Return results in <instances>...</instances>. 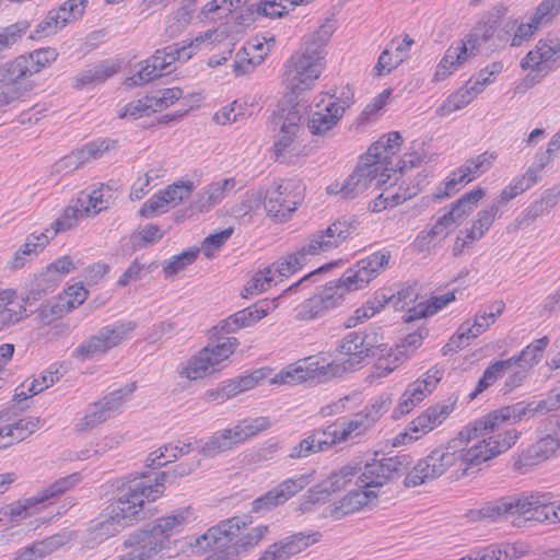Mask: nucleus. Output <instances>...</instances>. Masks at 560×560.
Returning <instances> with one entry per match:
<instances>
[{
	"label": "nucleus",
	"instance_id": "nucleus-1",
	"mask_svg": "<svg viewBox=\"0 0 560 560\" xmlns=\"http://www.w3.org/2000/svg\"><path fill=\"white\" fill-rule=\"evenodd\" d=\"M495 410L467 425L445 445L432 450L405 477L407 487H417L442 476L453 466L464 472L508 451L518 439L516 430L501 432L508 419H493Z\"/></svg>",
	"mask_w": 560,
	"mask_h": 560
},
{
	"label": "nucleus",
	"instance_id": "nucleus-2",
	"mask_svg": "<svg viewBox=\"0 0 560 560\" xmlns=\"http://www.w3.org/2000/svg\"><path fill=\"white\" fill-rule=\"evenodd\" d=\"M388 250L375 252L349 267L336 281H329L324 287L294 308V319L310 322L324 316L338 307L345 293L364 288L388 265Z\"/></svg>",
	"mask_w": 560,
	"mask_h": 560
},
{
	"label": "nucleus",
	"instance_id": "nucleus-3",
	"mask_svg": "<svg viewBox=\"0 0 560 560\" xmlns=\"http://www.w3.org/2000/svg\"><path fill=\"white\" fill-rule=\"evenodd\" d=\"M351 234V226L346 221H336L325 230H319L308 236L301 248L288 255L262 270L253 275L246 283L245 298L268 290L272 284L281 282L284 278L295 273L306 262L307 256L330 252L342 244Z\"/></svg>",
	"mask_w": 560,
	"mask_h": 560
},
{
	"label": "nucleus",
	"instance_id": "nucleus-4",
	"mask_svg": "<svg viewBox=\"0 0 560 560\" xmlns=\"http://www.w3.org/2000/svg\"><path fill=\"white\" fill-rule=\"evenodd\" d=\"M248 515L233 516L222 521L197 539L198 551L210 552L205 560H233L241 548L257 545L268 532L265 525L249 527Z\"/></svg>",
	"mask_w": 560,
	"mask_h": 560
},
{
	"label": "nucleus",
	"instance_id": "nucleus-5",
	"mask_svg": "<svg viewBox=\"0 0 560 560\" xmlns=\"http://www.w3.org/2000/svg\"><path fill=\"white\" fill-rule=\"evenodd\" d=\"M330 36V27L322 25L314 33L304 36L300 50L285 61L283 79L292 93L311 89L319 78L325 57L324 47Z\"/></svg>",
	"mask_w": 560,
	"mask_h": 560
},
{
	"label": "nucleus",
	"instance_id": "nucleus-6",
	"mask_svg": "<svg viewBox=\"0 0 560 560\" xmlns=\"http://www.w3.org/2000/svg\"><path fill=\"white\" fill-rule=\"evenodd\" d=\"M170 476L168 471H162L154 478V485L143 476L135 479L122 490L117 500L108 506L110 517L124 527L138 521L143 514L144 501H154L164 492V481Z\"/></svg>",
	"mask_w": 560,
	"mask_h": 560
},
{
	"label": "nucleus",
	"instance_id": "nucleus-7",
	"mask_svg": "<svg viewBox=\"0 0 560 560\" xmlns=\"http://www.w3.org/2000/svg\"><path fill=\"white\" fill-rule=\"evenodd\" d=\"M558 505L545 503L538 497H505L488 502L480 509V515L491 521L520 515L525 520L544 521L557 518Z\"/></svg>",
	"mask_w": 560,
	"mask_h": 560
},
{
	"label": "nucleus",
	"instance_id": "nucleus-8",
	"mask_svg": "<svg viewBox=\"0 0 560 560\" xmlns=\"http://www.w3.org/2000/svg\"><path fill=\"white\" fill-rule=\"evenodd\" d=\"M136 327L137 324L131 320H116L103 326L72 351V358L86 361L103 355L129 339Z\"/></svg>",
	"mask_w": 560,
	"mask_h": 560
},
{
	"label": "nucleus",
	"instance_id": "nucleus-9",
	"mask_svg": "<svg viewBox=\"0 0 560 560\" xmlns=\"http://www.w3.org/2000/svg\"><path fill=\"white\" fill-rule=\"evenodd\" d=\"M304 190L305 186L299 179L284 178L272 182L264 196L267 214L279 221L288 219L303 201Z\"/></svg>",
	"mask_w": 560,
	"mask_h": 560
},
{
	"label": "nucleus",
	"instance_id": "nucleus-10",
	"mask_svg": "<svg viewBox=\"0 0 560 560\" xmlns=\"http://www.w3.org/2000/svg\"><path fill=\"white\" fill-rule=\"evenodd\" d=\"M390 404L388 395H381L374 398L360 411L353 413L349 419L329 425L332 436L337 443L353 441L366 433L374 427L381 416L387 411Z\"/></svg>",
	"mask_w": 560,
	"mask_h": 560
},
{
	"label": "nucleus",
	"instance_id": "nucleus-11",
	"mask_svg": "<svg viewBox=\"0 0 560 560\" xmlns=\"http://www.w3.org/2000/svg\"><path fill=\"white\" fill-rule=\"evenodd\" d=\"M392 173H396L393 167L366 161L364 155L343 182L339 192L343 198L353 199L369 189H377L385 185L390 179Z\"/></svg>",
	"mask_w": 560,
	"mask_h": 560
},
{
	"label": "nucleus",
	"instance_id": "nucleus-12",
	"mask_svg": "<svg viewBox=\"0 0 560 560\" xmlns=\"http://www.w3.org/2000/svg\"><path fill=\"white\" fill-rule=\"evenodd\" d=\"M560 59V36H547L537 42L534 49L529 50L521 61L523 69H530L535 73H528L524 78L526 88L538 83Z\"/></svg>",
	"mask_w": 560,
	"mask_h": 560
},
{
	"label": "nucleus",
	"instance_id": "nucleus-13",
	"mask_svg": "<svg viewBox=\"0 0 560 560\" xmlns=\"http://www.w3.org/2000/svg\"><path fill=\"white\" fill-rule=\"evenodd\" d=\"M238 346L234 337L222 338L217 345L201 349L191 357L179 374L188 380H199L215 371V366L228 359Z\"/></svg>",
	"mask_w": 560,
	"mask_h": 560
},
{
	"label": "nucleus",
	"instance_id": "nucleus-14",
	"mask_svg": "<svg viewBox=\"0 0 560 560\" xmlns=\"http://www.w3.org/2000/svg\"><path fill=\"white\" fill-rule=\"evenodd\" d=\"M350 90L341 92V96L327 94L315 104L308 117V129L313 135H324L335 127L345 114L352 100Z\"/></svg>",
	"mask_w": 560,
	"mask_h": 560
},
{
	"label": "nucleus",
	"instance_id": "nucleus-15",
	"mask_svg": "<svg viewBox=\"0 0 560 560\" xmlns=\"http://www.w3.org/2000/svg\"><path fill=\"white\" fill-rule=\"evenodd\" d=\"M135 388V383L129 384L124 388L109 393L98 401L90 405L85 415L77 422L75 428L80 431L92 429L95 425L115 417L121 411L124 402L133 393Z\"/></svg>",
	"mask_w": 560,
	"mask_h": 560
},
{
	"label": "nucleus",
	"instance_id": "nucleus-16",
	"mask_svg": "<svg viewBox=\"0 0 560 560\" xmlns=\"http://www.w3.org/2000/svg\"><path fill=\"white\" fill-rule=\"evenodd\" d=\"M302 114L298 106L290 109H281L275 113L269 120V127L279 133L273 143L275 155L277 161H284L285 152L293 149L294 142L302 130Z\"/></svg>",
	"mask_w": 560,
	"mask_h": 560
},
{
	"label": "nucleus",
	"instance_id": "nucleus-17",
	"mask_svg": "<svg viewBox=\"0 0 560 560\" xmlns=\"http://www.w3.org/2000/svg\"><path fill=\"white\" fill-rule=\"evenodd\" d=\"M380 340L376 328L351 331L341 340L338 352L346 359V362L349 364L348 368L354 369L381 345Z\"/></svg>",
	"mask_w": 560,
	"mask_h": 560
},
{
	"label": "nucleus",
	"instance_id": "nucleus-18",
	"mask_svg": "<svg viewBox=\"0 0 560 560\" xmlns=\"http://www.w3.org/2000/svg\"><path fill=\"white\" fill-rule=\"evenodd\" d=\"M495 159L497 154L488 151L468 159L463 165L451 173L444 183L443 189L439 190L436 197L452 196L458 190V186L466 185L489 171Z\"/></svg>",
	"mask_w": 560,
	"mask_h": 560
},
{
	"label": "nucleus",
	"instance_id": "nucleus-19",
	"mask_svg": "<svg viewBox=\"0 0 560 560\" xmlns=\"http://www.w3.org/2000/svg\"><path fill=\"white\" fill-rule=\"evenodd\" d=\"M211 36L212 33L207 32L205 34L197 35L195 38L184 39L155 50V52L150 57L152 69H155L159 77H161L163 71H165L175 61L189 60L202 45H206V40Z\"/></svg>",
	"mask_w": 560,
	"mask_h": 560
},
{
	"label": "nucleus",
	"instance_id": "nucleus-20",
	"mask_svg": "<svg viewBox=\"0 0 560 560\" xmlns=\"http://www.w3.org/2000/svg\"><path fill=\"white\" fill-rule=\"evenodd\" d=\"M194 188L195 185L190 180H177L148 199L140 208L139 213L144 218L165 213L168 211L170 207H175L188 199Z\"/></svg>",
	"mask_w": 560,
	"mask_h": 560
},
{
	"label": "nucleus",
	"instance_id": "nucleus-21",
	"mask_svg": "<svg viewBox=\"0 0 560 560\" xmlns=\"http://www.w3.org/2000/svg\"><path fill=\"white\" fill-rule=\"evenodd\" d=\"M314 480V471L295 475L252 502V511L261 512L287 502Z\"/></svg>",
	"mask_w": 560,
	"mask_h": 560
},
{
	"label": "nucleus",
	"instance_id": "nucleus-22",
	"mask_svg": "<svg viewBox=\"0 0 560 560\" xmlns=\"http://www.w3.org/2000/svg\"><path fill=\"white\" fill-rule=\"evenodd\" d=\"M404 469V463L399 457H383L366 463L361 475L358 477L357 486L365 490L380 488L389 480L398 477Z\"/></svg>",
	"mask_w": 560,
	"mask_h": 560
},
{
	"label": "nucleus",
	"instance_id": "nucleus-23",
	"mask_svg": "<svg viewBox=\"0 0 560 560\" xmlns=\"http://www.w3.org/2000/svg\"><path fill=\"white\" fill-rule=\"evenodd\" d=\"M560 409V394L552 388L545 399L537 402L518 401L516 404L501 407L495 410L492 417L494 420L499 418L508 419L509 424L516 423L523 418H530L537 413L546 415L550 411Z\"/></svg>",
	"mask_w": 560,
	"mask_h": 560
},
{
	"label": "nucleus",
	"instance_id": "nucleus-24",
	"mask_svg": "<svg viewBox=\"0 0 560 560\" xmlns=\"http://www.w3.org/2000/svg\"><path fill=\"white\" fill-rule=\"evenodd\" d=\"M338 369L334 363L320 364L319 361L308 362L306 365L302 363H293L283 368L279 373L270 380L272 384L295 385L302 382L314 380L318 376H327L336 373Z\"/></svg>",
	"mask_w": 560,
	"mask_h": 560
},
{
	"label": "nucleus",
	"instance_id": "nucleus-25",
	"mask_svg": "<svg viewBox=\"0 0 560 560\" xmlns=\"http://www.w3.org/2000/svg\"><path fill=\"white\" fill-rule=\"evenodd\" d=\"M506 8L503 4H498L482 14L477 22L474 32L468 34L460 42L467 44L468 50L475 56V50L481 43L488 42L494 34L497 27L506 14Z\"/></svg>",
	"mask_w": 560,
	"mask_h": 560
},
{
	"label": "nucleus",
	"instance_id": "nucleus-26",
	"mask_svg": "<svg viewBox=\"0 0 560 560\" xmlns=\"http://www.w3.org/2000/svg\"><path fill=\"white\" fill-rule=\"evenodd\" d=\"M318 532L298 533L269 546L258 560H288L319 538Z\"/></svg>",
	"mask_w": 560,
	"mask_h": 560
},
{
	"label": "nucleus",
	"instance_id": "nucleus-27",
	"mask_svg": "<svg viewBox=\"0 0 560 560\" xmlns=\"http://www.w3.org/2000/svg\"><path fill=\"white\" fill-rule=\"evenodd\" d=\"M452 410L453 407L444 402L430 406L408 424L404 435L409 436L410 441L418 440L421 435L440 425Z\"/></svg>",
	"mask_w": 560,
	"mask_h": 560
},
{
	"label": "nucleus",
	"instance_id": "nucleus-28",
	"mask_svg": "<svg viewBox=\"0 0 560 560\" xmlns=\"http://www.w3.org/2000/svg\"><path fill=\"white\" fill-rule=\"evenodd\" d=\"M235 187L236 180L234 177L210 183L197 192L190 203V208L199 212H207L233 192Z\"/></svg>",
	"mask_w": 560,
	"mask_h": 560
},
{
	"label": "nucleus",
	"instance_id": "nucleus-29",
	"mask_svg": "<svg viewBox=\"0 0 560 560\" xmlns=\"http://www.w3.org/2000/svg\"><path fill=\"white\" fill-rule=\"evenodd\" d=\"M192 521H195L192 509L179 508L155 520L149 532L159 540H170L172 535L180 533Z\"/></svg>",
	"mask_w": 560,
	"mask_h": 560
},
{
	"label": "nucleus",
	"instance_id": "nucleus-30",
	"mask_svg": "<svg viewBox=\"0 0 560 560\" xmlns=\"http://www.w3.org/2000/svg\"><path fill=\"white\" fill-rule=\"evenodd\" d=\"M377 492L374 490H365L359 488L350 491L342 499L328 508L327 515L335 520H340L346 515L352 514L360 511L374 499H376Z\"/></svg>",
	"mask_w": 560,
	"mask_h": 560
},
{
	"label": "nucleus",
	"instance_id": "nucleus-31",
	"mask_svg": "<svg viewBox=\"0 0 560 560\" xmlns=\"http://www.w3.org/2000/svg\"><path fill=\"white\" fill-rule=\"evenodd\" d=\"M336 444L330 427L325 430H314L299 444L291 447L288 456L290 458H304L317 452H322Z\"/></svg>",
	"mask_w": 560,
	"mask_h": 560
},
{
	"label": "nucleus",
	"instance_id": "nucleus-32",
	"mask_svg": "<svg viewBox=\"0 0 560 560\" xmlns=\"http://www.w3.org/2000/svg\"><path fill=\"white\" fill-rule=\"evenodd\" d=\"M170 549L171 540H159L147 532L125 556L128 560H155L164 557Z\"/></svg>",
	"mask_w": 560,
	"mask_h": 560
},
{
	"label": "nucleus",
	"instance_id": "nucleus-33",
	"mask_svg": "<svg viewBox=\"0 0 560 560\" xmlns=\"http://www.w3.org/2000/svg\"><path fill=\"white\" fill-rule=\"evenodd\" d=\"M198 452L207 458H214L233 450L238 442L231 428L219 430L207 439L195 442Z\"/></svg>",
	"mask_w": 560,
	"mask_h": 560
},
{
	"label": "nucleus",
	"instance_id": "nucleus-34",
	"mask_svg": "<svg viewBox=\"0 0 560 560\" xmlns=\"http://www.w3.org/2000/svg\"><path fill=\"white\" fill-rule=\"evenodd\" d=\"M114 199L115 191L113 188L105 184H98L89 192H82L77 201L86 215H95L102 210L107 209Z\"/></svg>",
	"mask_w": 560,
	"mask_h": 560
},
{
	"label": "nucleus",
	"instance_id": "nucleus-35",
	"mask_svg": "<svg viewBox=\"0 0 560 560\" xmlns=\"http://www.w3.org/2000/svg\"><path fill=\"white\" fill-rule=\"evenodd\" d=\"M471 56L474 55L468 50L467 44H463L460 40L452 44L436 66L433 81L444 80Z\"/></svg>",
	"mask_w": 560,
	"mask_h": 560
},
{
	"label": "nucleus",
	"instance_id": "nucleus-36",
	"mask_svg": "<svg viewBox=\"0 0 560 560\" xmlns=\"http://www.w3.org/2000/svg\"><path fill=\"white\" fill-rule=\"evenodd\" d=\"M402 143V137L398 131H392L381 137L374 142L366 152V161H373L377 164L388 166L389 160L397 154Z\"/></svg>",
	"mask_w": 560,
	"mask_h": 560
},
{
	"label": "nucleus",
	"instance_id": "nucleus-37",
	"mask_svg": "<svg viewBox=\"0 0 560 560\" xmlns=\"http://www.w3.org/2000/svg\"><path fill=\"white\" fill-rule=\"evenodd\" d=\"M270 51V45L260 39L257 35L248 42V47L245 48L244 52L238 51L234 61V70L237 74H244L253 70L259 65L267 54Z\"/></svg>",
	"mask_w": 560,
	"mask_h": 560
},
{
	"label": "nucleus",
	"instance_id": "nucleus-38",
	"mask_svg": "<svg viewBox=\"0 0 560 560\" xmlns=\"http://www.w3.org/2000/svg\"><path fill=\"white\" fill-rule=\"evenodd\" d=\"M25 312V302L16 300L14 290H0V331L19 323Z\"/></svg>",
	"mask_w": 560,
	"mask_h": 560
},
{
	"label": "nucleus",
	"instance_id": "nucleus-39",
	"mask_svg": "<svg viewBox=\"0 0 560 560\" xmlns=\"http://www.w3.org/2000/svg\"><path fill=\"white\" fill-rule=\"evenodd\" d=\"M486 312L483 308H480L472 322L466 320L457 329L456 335H454L450 342L446 345L447 347L453 348H462L464 345V340H469L471 338H476L482 332L486 331V329L494 323V320L488 318L486 316Z\"/></svg>",
	"mask_w": 560,
	"mask_h": 560
},
{
	"label": "nucleus",
	"instance_id": "nucleus-40",
	"mask_svg": "<svg viewBox=\"0 0 560 560\" xmlns=\"http://www.w3.org/2000/svg\"><path fill=\"white\" fill-rule=\"evenodd\" d=\"M443 374V368L438 365L432 366L421 377L407 386L405 389L406 397H412L418 402H421L428 394L433 392L442 380Z\"/></svg>",
	"mask_w": 560,
	"mask_h": 560
},
{
	"label": "nucleus",
	"instance_id": "nucleus-41",
	"mask_svg": "<svg viewBox=\"0 0 560 560\" xmlns=\"http://www.w3.org/2000/svg\"><path fill=\"white\" fill-rule=\"evenodd\" d=\"M485 190L482 188H475L465 192L456 201L452 202L450 209L445 212L448 219L456 225L468 217L478 202L483 198Z\"/></svg>",
	"mask_w": 560,
	"mask_h": 560
},
{
	"label": "nucleus",
	"instance_id": "nucleus-42",
	"mask_svg": "<svg viewBox=\"0 0 560 560\" xmlns=\"http://www.w3.org/2000/svg\"><path fill=\"white\" fill-rule=\"evenodd\" d=\"M50 230H46L45 232H34L31 233L25 242L20 246V248L14 254L13 266L14 268H21L24 266L25 261L31 259L33 256L37 255L42 252L45 246L49 243L51 236L48 235Z\"/></svg>",
	"mask_w": 560,
	"mask_h": 560
},
{
	"label": "nucleus",
	"instance_id": "nucleus-43",
	"mask_svg": "<svg viewBox=\"0 0 560 560\" xmlns=\"http://www.w3.org/2000/svg\"><path fill=\"white\" fill-rule=\"evenodd\" d=\"M194 450L191 443H177L165 444L154 452L150 453L148 457V465L151 467H162L168 463L176 460L178 457L190 453Z\"/></svg>",
	"mask_w": 560,
	"mask_h": 560
},
{
	"label": "nucleus",
	"instance_id": "nucleus-44",
	"mask_svg": "<svg viewBox=\"0 0 560 560\" xmlns=\"http://www.w3.org/2000/svg\"><path fill=\"white\" fill-rule=\"evenodd\" d=\"M455 224L444 213L436 219V221L430 226L424 229L417 237V243L421 249L429 247L430 245H436L441 241L445 240L451 233Z\"/></svg>",
	"mask_w": 560,
	"mask_h": 560
},
{
	"label": "nucleus",
	"instance_id": "nucleus-45",
	"mask_svg": "<svg viewBox=\"0 0 560 560\" xmlns=\"http://www.w3.org/2000/svg\"><path fill=\"white\" fill-rule=\"evenodd\" d=\"M117 72V66L110 61H102L101 63L88 67L79 72L75 77L74 88L82 89L88 84H100Z\"/></svg>",
	"mask_w": 560,
	"mask_h": 560
},
{
	"label": "nucleus",
	"instance_id": "nucleus-46",
	"mask_svg": "<svg viewBox=\"0 0 560 560\" xmlns=\"http://www.w3.org/2000/svg\"><path fill=\"white\" fill-rule=\"evenodd\" d=\"M30 26L28 21L21 20L0 28V60L8 57L9 51L22 40Z\"/></svg>",
	"mask_w": 560,
	"mask_h": 560
},
{
	"label": "nucleus",
	"instance_id": "nucleus-47",
	"mask_svg": "<svg viewBox=\"0 0 560 560\" xmlns=\"http://www.w3.org/2000/svg\"><path fill=\"white\" fill-rule=\"evenodd\" d=\"M0 71L4 72L3 80L18 83H30L25 79L35 74L34 69L26 55H20L0 66Z\"/></svg>",
	"mask_w": 560,
	"mask_h": 560
},
{
	"label": "nucleus",
	"instance_id": "nucleus-48",
	"mask_svg": "<svg viewBox=\"0 0 560 560\" xmlns=\"http://www.w3.org/2000/svg\"><path fill=\"white\" fill-rule=\"evenodd\" d=\"M514 364L513 359L499 360L491 363L483 372L482 377L479 380L475 390L469 396L474 399L478 394L482 393L488 387L492 386L499 378L512 369Z\"/></svg>",
	"mask_w": 560,
	"mask_h": 560
},
{
	"label": "nucleus",
	"instance_id": "nucleus-49",
	"mask_svg": "<svg viewBox=\"0 0 560 560\" xmlns=\"http://www.w3.org/2000/svg\"><path fill=\"white\" fill-rule=\"evenodd\" d=\"M387 302L388 298L385 294H376L372 299H369L362 306L358 307L353 314L346 319L345 326L347 328L355 327L381 312Z\"/></svg>",
	"mask_w": 560,
	"mask_h": 560
},
{
	"label": "nucleus",
	"instance_id": "nucleus-50",
	"mask_svg": "<svg viewBox=\"0 0 560 560\" xmlns=\"http://www.w3.org/2000/svg\"><path fill=\"white\" fill-rule=\"evenodd\" d=\"M499 203H492L489 208L479 210L471 222V226L465 229L467 238L479 241L489 231L499 212Z\"/></svg>",
	"mask_w": 560,
	"mask_h": 560
},
{
	"label": "nucleus",
	"instance_id": "nucleus-51",
	"mask_svg": "<svg viewBox=\"0 0 560 560\" xmlns=\"http://www.w3.org/2000/svg\"><path fill=\"white\" fill-rule=\"evenodd\" d=\"M515 30V33L513 35V37L511 38V43L510 45L512 47H518L521 46L524 42L528 40L533 34L537 31L535 25L532 24L529 21L526 22V23H520L517 22V20H511V21H508L503 28L499 32L498 34V38L500 40H508V35L510 33V31H513Z\"/></svg>",
	"mask_w": 560,
	"mask_h": 560
},
{
	"label": "nucleus",
	"instance_id": "nucleus-52",
	"mask_svg": "<svg viewBox=\"0 0 560 560\" xmlns=\"http://www.w3.org/2000/svg\"><path fill=\"white\" fill-rule=\"evenodd\" d=\"M270 427V420L267 417H258L255 419L240 421L232 429L238 444L257 435L259 432Z\"/></svg>",
	"mask_w": 560,
	"mask_h": 560
},
{
	"label": "nucleus",
	"instance_id": "nucleus-53",
	"mask_svg": "<svg viewBox=\"0 0 560 560\" xmlns=\"http://www.w3.org/2000/svg\"><path fill=\"white\" fill-rule=\"evenodd\" d=\"M549 342L548 337H542L534 340L527 347H525L518 354L511 357L514 360V364L525 365L530 370L535 364L539 362L542 357V352Z\"/></svg>",
	"mask_w": 560,
	"mask_h": 560
},
{
	"label": "nucleus",
	"instance_id": "nucleus-54",
	"mask_svg": "<svg viewBox=\"0 0 560 560\" xmlns=\"http://www.w3.org/2000/svg\"><path fill=\"white\" fill-rule=\"evenodd\" d=\"M88 217L82 210L80 206H78V201L75 200L71 206L65 209L63 213L51 224L50 235L55 236L59 232L67 231L74 226L79 220Z\"/></svg>",
	"mask_w": 560,
	"mask_h": 560
},
{
	"label": "nucleus",
	"instance_id": "nucleus-55",
	"mask_svg": "<svg viewBox=\"0 0 560 560\" xmlns=\"http://www.w3.org/2000/svg\"><path fill=\"white\" fill-rule=\"evenodd\" d=\"M472 100L474 96L469 93V90H467L465 86H462L447 96V98L436 109V114L441 117L448 116L453 112L467 106Z\"/></svg>",
	"mask_w": 560,
	"mask_h": 560
},
{
	"label": "nucleus",
	"instance_id": "nucleus-56",
	"mask_svg": "<svg viewBox=\"0 0 560 560\" xmlns=\"http://www.w3.org/2000/svg\"><path fill=\"white\" fill-rule=\"evenodd\" d=\"M358 474V469L352 466H343L340 469L332 471L325 480L322 481V488L326 489L328 493H332L343 489L352 478Z\"/></svg>",
	"mask_w": 560,
	"mask_h": 560
},
{
	"label": "nucleus",
	"instance_id": "nucleus-57",
	"mask_svg": "<svg viewBox=\"0 0 560 560\" xmlns=\"http://www.w3.org/2000/svg\"><path fill=\"white\" fill-rule=\"evenodd\" d=\"M516 555L515 547L511 545H490L472 550L475 560H513Z\"/></svg>",
	"mask_w": 560,
	"mask_h": 560
},
{
	"label": "nucleus",
	"instance_id": "nucleus-58",
	"mask_svg": "<svg viewBox=\"0 0 560 560\" xmlns=\"http://www.w3.org/2000/svg\"><path fill=\"white\" fill-rule=\"evenodd\" d=\"M5 81L0 84V108L21 100L33 89L32 83Z\"/></svg>",
	"mask_w": 560,
	"mask_h": 560
},
{
	"label": "nucleus",
	"instance_id": "nucleus-59",
	"mask_svg": "<svg viewBox=\"0 0 560 560\" xmlns=\"http://www.w3.org/2000/svg\"><path fill=\"white\" fill-rule=\"evenodd\" d=\"M61 368L62 366L57 363L49 365V368L46 369L38 377L32 381L27 392H30L31 395H37L44 389L52 386L62 376Z\"/></svg>",
	"mask_w": 560,
	"mask_h": 560
},
{
	"label": "nucleus",
	"instance_id": "nucleus-60",
	"mask_svg": "<svg viewBox=\"0 0 560 560\" xmlns=\"http://www.w3.org/2000/svg\"><path fill=\"white\" fill-rule=\"evenodd\" d=\"M70 539L71 537L69 534H56L43 540L33 542L31 547L38 559H42L68 544Z\"/></svg>",
	"mask_w": 560,
	"mask_h": 560
},
{
	"label": "nucleus",
	"instance_id": "nucleus-61",
	"mask_svg": "<svg viewBox=\"0 0 560 560\" xmlns=\"http://www.w3.org/2000/svg\"><path fill=\"white\" fill-rule=\"evenodd\" d=\"M152 113H155L154 106L152 105V97L150 95H145L142 98L132 101L125 105L119 116L121 118L138 119L143 116H149Z\"/></svg>",
	"mask_w": 560,
	"mask_h": 560
},
{
	"label": "nucleus",
	"instance_id": "nucleus-62",
	"mask_svg": "<svg viewBox=\"0 0 560 560\" xmlns=\"http://www.w3.org/2000/svg\"><path fill=\"white\" fill-rule=\"evenodd\" d=\"M39 504L45 506L39 494H37V495L26 499L24 502L19 501V502L10 504L8 508L9 509L8 513L15 521L24 520L28 516L34 515L39 510V508H38Z\"/></svg>",
	"mask_w": 560,
	"mask_h": 560
},
{
	"label": "nucleus",
	"instance_id": "nucleus-63",
	"mask_svg": "<svg viewBox=\"0 0 560 560\" xmlns=\"http://www.w3.org/2000/svg\"><path fill=\"white\" fill-rule=\"evenodd\" d=\"M262 203V194L257 190L247 191L242 200L232 208V213L236 218H244L247 214L255 212Z\"/></svg>",
	"mask_w": 560,
	"mask_h": 560
},
{
	"label": "nucleus",
	"instance_id": "nucleus-64",
	"mask_svg": "<svg viewBox=\"0 0 560 560\" xmlns=\"http://www.w3.org/2000/svg\"><path fill=\"white\" fill-rule=\"evenodd\" d=\"M35 73L40 72L43 69L49 67L55 62L59 56L54 47H43L33 50L26 55Z\"/></svg>",
	"mask_w": 560,
	"mask_h": 560
}]
</instances>
